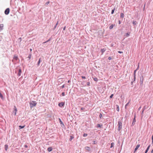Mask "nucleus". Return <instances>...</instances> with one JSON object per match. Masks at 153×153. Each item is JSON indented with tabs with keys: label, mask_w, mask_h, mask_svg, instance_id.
<instances>
[{
	"label": "nucleus",
	"mask_w": 153,
	"mask_h": 153,
	"mask_svg": "<svg viewBox=\"0 0 153 153\" xmlns=\"http://www.w3.org/2000/svg\"><path fill=\"white\" fill-rule=\"evenodd\" d=\"M137 71V70H135L134 71V76H135L136 75H135V73H136V71Z\"/></svg>",
	"instance_id": "4c0bfd02"
},
{
	"label": "nucleus",
	"mask_w": 153,
	"mask_h": 153,
	"mask_svg": "<svg viewBox=\"0 0 153 153\" xmlns=\"http://www.w3.org/2000/svg\"><path fill=\"white\" fill-rule=\"evenodd\" d=\"M139 68V65H138V67H137V69H136V70H138V69Z\"/></svg>",
	"instance_id": "6e6d98bb"
},
{
	"label": "nucleus",
	"mask_w": 153,
	"mask_h": 153,
	"mask_svg": "<svg viewBox=\"0 0 153 153\" xmlns=\"http://www.w3.org/2000/svg\"><path fill=\"white\" fill-rule=\"evenodd\" d=\"M65 28H66V26H65L64 28H63V30H65Z\"/></svg>",
	"instance_id": "603ef678"
},
{
	"label": "nucleus",
	"mask_w": 153,
	"mask_h": 153,
	"mask_svg": "<svg viewBox=\"0 0 153 153\" xmlns=\"http://www.w3.org/2000/svg\"><path fill=\"white\" fill-rule=\"evenodd\" d=\"M21 74H22L21 69H19V71H18V73L17 74V75L18 76H20L21 75Z\"/></svg>",
	"instance_id": "39448f33"
},
{
	"label": "nucleus",
	"mask_w": 153,
	"mask_h": 153,
	"mask_svg": "<svg viewBox=\"0 0 153 153\" xmlns=\"http://www.w3.org/2000/svg\"><path fill=\"white\" fill-rule=\"evenodd\" d=\"M113 46V45H112L111 46Z\"/></svg>",
	"instance_id": "e2e57ef3"
},
{
	"label": "nucleus",
	"mask_w": 153,
	"mask_h": 153,
	"mask_svg": "<svg viewBox=\"0 0 153 153\" xmlns=\"http://www.w3.org/2000/svg\"><path fill=\"white\" fill-rule=\"evenodd\" d=\"M129 102H128L125 105V108H126V107L127 106H128V104H129Z\"/></svg>",
	"instance_id": "c85d7f7f"
},
{
	"label": "nucleus",
	"mask_w": 153,
	"mask_h": 153,
	"mask_svg": "<svg viewBox=\"0 0 153 153\" xmlns=\"http://www.w3.org/2000/svg\"><path fill=\"white\" fill-rule=\"evenodd\" d=\"M14 115L15 116L16 115V112L17 111V109L15 106H14Z\"/></svg>",
	"instance_id": "6e6552de"
},
{
	"label": "nucleus",
	"mask_w": 153,
	"mask_h": 153,
	"mask_svg": "<svg viewBox=\"0 0 153 153\" xmlns=\"http://www.w3.org/2000/svg\"><path fill=\"white\" fill-rule=\"evenodd\" d=\"M141 108V107L140 106V107L139 108H138V110H139L140 108Z\"/></svg>",
	"instance_id": "052dcab7"
},
{
	"label": "nucleus",
	"mask_w": 153,
	"mask_h": 153,
	"mask_svg": "<svg viewBox=\"0 0 153 153\" xmlns=\"http://www.w3.org/2000/svg\"><path fill=\"white\" fill-rule=\"evenodd\" d=\"M111 59H112V58H111V56H109V57H108V59L109 60H111Z\"/></svg>",
	"instance_id": "c03bdc74"
},
{
	"label": "nucleus",
	"mask_w": 153,
	"mask_h": 153,
	"mask_svg": "<svg viewBox=\"0 0 153 153\" xmlns=\"http://www.w3.org/2000/svg\"><path fill=\"white\" fill-rule=\"evenodd\" d=\"M118 53H123L122 52L120 51H118Z\"/></svg>",
	"instance_id": "09e8293b"
},
{
	"label": "nucleus",
	"mask_w": 153,
	"mask_h": 153,
	"mask_svg": "<svg viewBox=\"0 0 153 153\" xmlns=\"http://www.w3.org/2000/svg\"><path fill=\"white\" fill-rule=\"evenodd\" d=\"M10 9L9 8H7L4 11V13L6 15H8L9 13Z\"/></svg>",
	"instance_id": "7ed1b4c3"
},
{
	"label": "nucleus",
	"mask_w": 153,
	"mask_h": 153,
	"mask_svg": "<svg viewBox=\"0 0 153 153\" xmlns=\"http://www.w3.org/2000/svg\"><path fill=\"white\" fill-rule=\"evenodd\" d=\"M64 85H62V88H64Z\"/></svg>",
	"instance_id": "4d7b16f0"
},
{
	"label": "nucleus",
	"mask_w": 153,
	"mask_h": 153,
	"mask_svg": "<svg viewBox=\"0 0 153 153\" xmlns=\"http://www.w3.org/2000/svg\"><path fill=\"white\" fill-rule=\"evenodd\" d=\"M102 114L101 113H100V115H99V117H100V118L101 119L102 118Z\"/></svg>",
	"instance_id": "c756f323"
},
{
	"label": "nucleus",
	"mask_w": 153,
	"mask_h": 153,
	"mask_svg": "<svg viewBox=\"0 0 153 153\" xmlns=\"http://www.w3.org/2000/svg\"><path fill=\"white\" fill-rule=\"evenodd\" d=\"M136 79V77L135 76H134V81H135Z\"/></svg>",
	"instance_id": "de8ad7c7"
},
{
	"label": "nucleus",
	"mask_w": 153,
	"mask_h": 153,
	"mask_svg": "<svg viewBox=\"0 0 153 153\" xmlns=\"http://www.w3.org/2000/svg\"><path fill=\"white\" fill-rule=\"evenodd\" d=\"M114 145V143H112L111 144L110 148H112L113 147Z\"/></svg>",
	"instance_id": "bb28decb"
},
{
	"label": "nucleus",
	"mask_w": 153,
	"mask_h": 153,
	"mask_svg": "<svg viewBox=\"0 0 153 153\" xmlns=\"http://www.w3.org/2000/svg\"><path fill=\"white\" fill-rule=\"evenodd\" d=\"M94 80L95 81H97L98 80V79L96 77H95L93 78Z\"/></svg>",
	"instance_id": "cd10ccee"
},
{
	"label": "nucleus",
	"mask_w": 153,
	"mask_h": 153,
	"mask_svg": "<svg viewBox=\"0 0 153 153\" xmlns=\"http://www.w3.org/2000/svg\"><path fill=\"white\" fill-rule=\"evenodd\" d=\"M124 14L123 13H121L120 14V17L122 18H123L124 17Z\"/></svg>",
	"instance_id": "412c9836"
},
{
	"label": "nucleus",
	"mask_w": 153,
	"mask_h": 153,
	"mask_svg": "<svg viewBox=\"0 0 153 153\" xmlns=\"http://www.w3.org/2000/svg\"><path fill=\"white\" fill-rule=\"evenodd\" d=\"M32 49H30V51H32Z\"/></svg>",
	"instance_id": "680f3d73"
},
{
	"label": "nucleus",
	"mask_w": 153,
	"mask_h": 153,
	"mask_svg": "<svg viewBox=\"0 0 153 153\" xmlns=\"http://www.w3.org/2000/svg\"><path fill=\"white\" fill-rule=\"evenodd\" d=\"M47 150L49 152H51L52 150V148L51 147H49L48 148Z\"/></svg>",
	"instance_id": "2eb2a0df"
},
{
	"label": "nucleus",
	"mask_w": 153,
	"mask_h": 153,
	"mask_svg": "<svg viewBox=\"0 0 153 153\" xmlns=\"http://www.w3.org/2000/svg\"><path fill=\"white\" fill-rule=\"evenodd\" d=\"M148 151V150H147V149H146V150L145 151V153H147V152Z\"/></svg>",
	"instance_id": "8fccbe9b"
},
{
	"label": "nucleus",
	"mask_w": 153,
	"mask_h": 153,
	"mask_svg": "<svg viewBox=\"0 0 153 153\" xmlns=\"http://www.w3.org/2000/svg\"><path fill=\"white\" fill-rule=\"evenodd\" d=\"M40 62H41V59L40 58L39 59V61H38V63H37V65L38 66H39V64H40Z\"/></svg>",
	"instance_id": "5701e85b"
},
{
	"label": "nucleus",
	"mask_w": 153,
	"mask_h": 153,
	"mask_svg": "<svg viewBox=\"0 0 153 153\" xmlns=\"http://www.w3.org/2000/svg\"><path fill=\"white\" fill-rule=\"evenodd\" d=\"M135 122H136V120H135V117L134 118V119H133V122L132 123V125H134L135 124Z\"/></svg>",
	"instance_id": "a211bd4d"
},
{
	"label": "nucleus",
	"mask_w": 153,
	"mask_h": 153,
	"mask_svg": "<svg viewBox=\"0 0 153 153\" xmlns=\"http://www.w3.org/2000/svg\"><path fill=\"white\" fill-rule=\"evenodd\" d=\"M129 36V33H127L126 34V36H127V37H128V36Z\"/></svg>",
	"instance_id": "c9c22d12"
},
{
	"label": "nucleus",
	"mask_w": 153,
	"mask_h": 153,
	"mask_svg": "<svg viewBox=\"0 0 153 153\" xmlns=\"http://www.w3.org/2000/svg\"><path fill=\"white\" fill-rule=\"evenodd\" d=\"M152 143H153V134H152Z\"/></svg>",
	"instance_id": "a18cd8bd"
},
{
	"label": "nucleus",
	"mask_w": 153,
	"mask_h": 153,
	"mask_svg": "<svg viewBox=\"0 0 153 153\" xmlns=\"http://www.w3.org/2000/svg\"><path fill=\"white\" fill-rule=\"evenodd\" d=\"M94 143H95V141H94Z\"/></svg>",
	"instance_id": "0e129e2a"
},
{
	"label": "nucleus",
	"mask_w": 153,
	"mask_h": 153,
	"mask_svg": "<svg viewBox=\"0 0 153 153\" xmlns=\"http://www.w3.org/2000/svg\"><path fill=\"white\" fill-rule=\"evenodd\" d=\"M143 76L142 77V79L141 78H140V84H142L143 81Z\"/></svg>",
	"instance_id": "9b49d317"
},
{
	"label": "nucleus",
	"mask_w": 153,
	"mask_h": 153,
	"mask_svg": "<svg viewBox=\"0 0 153 153\" xmlns=\"http://www.w3.org/2000/svg\"><path fill=\"white\" fill-rule=\"evenodd\" d=\"M87 136V134L86 133H84L83 135V136L84 137H86Z\"/></svg>",
	"instance_id": "72a5a7b5"
},
{
	"label": "nucleus",
	"mask_w": 153,
	"mask_h": 153,
	"mask_svg": "<svg viewBox=\"0 0 153 153\" xmlns=\"http://www.w3.org/2000/svg\"><path fill=\"white\" fill-rule=\"evenodd\" d=\"M150 145H149L148 146V147H147V148L146 149H147V150H149V148H150Z\"/></svg>",
	"instance_id": "a19ab883"
},
{
	"label": "nucleus",
	"mask_w": 153,
	"mask_h": 153,
	"mask_svg": "<svg viewBox=\"0 0 153 153\" xmlns=\"http://www.w3.org/2000/svg\"><path fill=\"white\" fill-rule=\"evenodd\" d=\"M146 109V107L145 106H144L143 108V111H144V110Z\"/></svg>",
	"instance_id": "e433bc0d"
},
{
	"label": "nucleus",
	"mask_w": 153,
	"mask_h": 153,
	"mask_svg": "<svg viewBox=\"0 0 153 153\" xmlns=\"http://www.w3.org/2000/svg\"><path fill=\"white\" fill-rule=\"evenodd\" d=\"M137 23V22H136V21H133V24L134 25H136Z\"/></svg>",
	"instance_id": "393cba45"
},
{
	"label": "nucleus",
	"mask_w": 153,
	"mask_h": 153,
	"mask_svg": "<svg viewBox=\"0 0 153 153\" xmlns=\"http://www.w3.org/2000/svg\"><path fill=\"white\" fill-rule=\"evenodd\" d=\"M151 153H153V149L151 150Z\"/></svg>",
	"instance_id": "5fc2aeb1"
},
{
	"label": "nucleus",
	"mask_w": 153,
	"mask_h": 153,
	"mask_svg": "<svg viewBox=\"0 0 153 153\" xmlns=\"http://www.w3.org/2000/svg\"><path fill=\"white\" fill-rule=\"evenodd\" d=\"M116 106L117 107V108L116 109L118 111H119V106L118 105H116Z\"/></svg>",
	"instance_id": "dca6fc26"
},
{
	"label": "nucleus",
	"mask_w": 153,
	"mask_h": 153,
	"mask_svg": "<svg viewBox=\"0 0 153 153\" xmlns=\"http://www.w3.org/2000/svg\"><path fill=\"white\" fill-rule=\"evenodd\" d=\"M122 121L121 120H119L118 122V131H120L122 128Z\"/></svg>",
	"instance_id": "f257e3e1"
},
{
	"label": "nucleus",
	"mask_w": 153,
	"mask_h": 153,
	"mask_svg": "<svg viewBox=\"0 0 153 153\" xmlns=\"http://www.w3.org/2000/svg\"><path fill=\"white\" fill-rule=\"evenodd\" d=\"M97 128H102V125L99 124H97Z\"/></svg>",
	"instance_id": "9d476101"
},
{
	"label": "nucleus",
	"mask_w": 153,
	"mask_h": 153,
	"mask_svg": "<svg viewBox=\"0 0 153 153\" xmlns=\"http://www.w3.org/2000/svg\"><path fill=\"white\" fill-rule=\"evenodd\" d=\"M114 25H111L110 27H109V28L110 30L112 29L114 27Z\"/></svg>",
	"instance_id": "f3484780"
},
{
	"label": "nucleus",
	"mask_w": 153,
	"mask_h": 153,
	"mask_svg": "<svg viewBox=\"0 0 153 153\" xmlns=\"http://www.w3.org/2000/svg\"><path fill=\"white\" fill-rule=\"evenodd\" d=\"M143 112H144V111L142 110V111L141 113V115L142 117H143Z\"/></svg>",
	"instance_id": "f704fd0d"
},
{
	"label": "nucleus",
	"mask_w": 153,
	"mask_h": 153,
	"mask_svg": "<svg viewBox=\"0 0 153 153\" xmlns=\"http://www.w3.org/2000/svg\"><path fill=\"white\" fill-rule=\"evenodd\" d=\"M85 149L86 150L89 151L90 149V148L88 146H86L85 147Z\"/></svg>",
	"instance_id": "aec40b11"
},
{
	"label": "nucleus",
	"mask_w": 153,
	"mask_h": 153,
	"mask_svg": "<svg viewBox=\"0 0 153 153\" xmlns=\"http://www.w3.org/2000/svg\"><path fill=\"white\" fill-rule=\"evenodd\" d=\"M74 138V137L73 136H71L70 137V140H72Z\"/></svg>",
	"instance_id": "7c9ffc66"
},
{
	"label": "nucleus",
	"mask_w": 153,
	"mask_h": 153,
	"mask_svg": "<svg viewBox=\"0 0 153 153\" xmlns=\"http://www.w3.org/2000/svg\"><path fill=\"white\" fill-rule=\"evenodd\" d=\"M5 147V149L6 151H7V149L8 148V146L7 145H5L4 146Z\"/></svg>",
	"instance_id": "6ab92c4d"
},
{
	"label": "nucleus",
	"mask_w": 153,
	"mask_h": 153,
	"mask_svg": "<svg viewBox=\"0 0 153 153\" xmlns=\"http://www.w3.org/2000/svg\"><path fill=\"white\" fill-rule=\"evenodd\" d=\"M25 126H19V129H20L22 128H24Z\"/></svg>",
	"instance_id": "4468645a"
},
{
	"label": "nucleus",
	"mask_w": 153,
	"mask_h": 153,
	"mask_svg": "<svg viewBox=\"0 0 153 153\" xmlns=\"http://www.w3.org/2000/svg\"><path fill=\"white\" fill-rule=\"evenodd\" d=\"M0 97L2 99H3L4 98L3 97L2 94L0 92Z\"/></svg>",
	"instance_id": "4be33fe9"
},
{
	"label": "nucleus",
	"mask_w": 153,
	"mask_h": 153,
	"mask_svg": "<svg viewBox=\"0 0 153 153\" xmlns=\"http://www.w3.org/2000/svg\"><path fill=\"white\" fill-rule=\"evenodd\" d=\"M62 96H64L65 95V93L64 92H63L62 93Z\"/></svg>",
	"instance_id": "79ce46f5"
},
{
	"label": "nucleus",
	"mask_w": 153,
	"mask_h": 153,
	"mask_svg": "<svg viewBox=\"0 0 153 153\" xmlns=\"http://www.w3.org/2000/svg\"><path fill=\"white\" fill-rule=\"evenodd\" d=\"M56 27V25H55L54 27V29Z\"/></svg>",
	"instance_id": "bf43d9fd"
},
{
	"label": "nucleus",
	"mask_w": 153,
	"mask_h": 153,
	"mask_svg": "<svg viewBox=\"0 0 153 153\" xmlns=\"http://www.w3.org/2000/svg\"><path fill=\"white\" fill-rule=\"evenodd\" d=\"M113 94H112L110 96V98H112L113 97Z\"/></svg>",
	"instance_id": "37998d69"
},
{
	"label": "nucleus",
	"mask_w": 153,
	"mask_h": 153,
	"mask_svg": "<svg viewBox=\"0 0 153 153\" xmlns=\"http://www.w3.org/2000/svg\"><path fill=\"white\" fill-rule=\"evenodd\" d=\"M82 79H86L85 77V76H82Z\"/></svg>",
	"instance_id": "49530a36"
},
{
	"label": "nucleus",
	"mask_w": 153,
	"mask_h": 153,
	"mask_svg": "<svg viewBox=\"0 0 153 153\" xmlns=\"http://www.w3.org/2000/svg\"><path fill=\"white\" fill-rule=\"evenodd\" d=\"M18 59V57L16 55H14L13 56V59L17 60Z\"/></svg>",
	"instance_id": "ddd939ff"
},
{
	"label": "nucleus",
	"mask_w": 153,
	"mask_h": 153,
	"mask_svg": "<svg viewBox=\"0 0 153 153\" xmlns=\"http://www.w3.org/2000/svg\"><path fill=\"white\" fill-rule=\"evenodd\" d=\"M31 54H30L29 55V56H28V58H29V59H30V58H31Z\"/></svg>",
	"instance_id": "2f4dec72"
},
{
	"label": "nucleus",
	"mask_w": 153,
	"mask_h": 153,
	"mask_svg": "<svg viewBox=\"0 0 153 153\" xmlns=\"http://www.w3.org/2000/svg\"><path fill=\"white\" fill-rule=\"evenodd\" d=\"M59 122L60 123V124H61V126L63 127V126H64V125L63 123L61 121V119L60 118H59Z\"/></svg>",
	"instance_id": "20e7f679"
},
{
	"label": "nucleus",
	"mask_w": 153,
	"mask_h": 153,
	"mask_svg": "<svg viewBox=\"0 0 153 153\" xmlns=\"http://www.w3.org/2000/svg\"><path fill=\"white\" fill-rule=\"evenodd\" d=\"M121 22H120V20H119V24H121Z\"/></svg>",
	"instance_id": "864d4df0"
},
{
	"label": "nucleus",
	"mask_w": 153,
	"mask_h": 153,
	"mask_svg": "<svg viewBox=\"0 0 153 153\" xmlns=\"http://www.w3.org/2000/svg\"><path fill=\"white\" fill-rule=\"evenodd\" d=\"M50 3L49 1H48L45 4V5L47 6V5L48 4Z\"/></svg>",
	"instance_id": "473e14b6"
},
{
	"label": "nucleus",
	"mask_w": 153,
	"mask_h": 153,
	"mask_svg": "<svg viewBox=\"0 0 153 153\" xmlns=\"http://www.w3.org/2000/svg\"><path fill=\"white\" fill-rule=\"evenodd\" d=\"M24 147L25 148H27V145H25L24 146Z\"/></svg>",
	"instance_id": "3c124183"
},
{
	"label": "nucleus",
	"mask_w": 153,
	"mask_h": 153,
	"mask_svg": "<svg viewBox=\"0 0 153 153\" xmlns=\"http://www.w3.org/2000/svg\"><path fill=\"white\" fill-rule=\"evenodd\" d=\"M51 40V39L50 38L48 40L46 41L43 42V44L45 43L49 42V41H50Z\"/></svg>",
	"instance_id": "a878e982"
},
{
	"label": "nucleus",
	"mask_w": 153,
	"mask_h": 153,
	"mask_svg": "<svg viewBox=\"0 0 153 153\" xmlns=\"http://www.w3.org/2000/svg\"><path fill=\"white\" fill-rule=\"evenodd\" d=\"M30 106L31 108L33 107L36 106V101H32L30 103Z\"/></svg>",
	"instance_id": "f03ea898"
},
{
	"label": "nucleus",
	"mask_w": 153,
	"mask_h": 153,
	"mask_svg": "<svg viewBox=\"0 0 153 153\" xmlns=\"http://www.w3.org/2000/svg\"><path fill=\"white\" fill-rule=\"evenodd\" d=\"M65 104V103L64 102H61L59 104V107H62Z\"/></svg>",
	"instance_id": "423d86ee"
},
{
	"label": "nucleus",
	"mask_w": 153,
	"mask_h": 153,
	"mask_svg": "<svg viewBox=\"0 0 153 153\" xmlns=\"http://www.w3.org/2000/svg\"><path fill=\"white\" fill-rule=\"evenodd\" d=\"M140 144H138L137 145L136 148L134 149V152L136 151L138 148L140 147Z\"/></svg>",
	"instance_id": "1a4fd4ad"
},
{
	"label": "nucleus",
	"mask_w": 153,
	"mask_h": 153,
	"mask_svg": "<svg viewBox=\"0 0 153 153\" xmlns=\"http://www.w3.org/2000/svg\"><path fill=\"white\" fill-rule=\"evenodd\" d=\"M87 84L88 86H89L90 85V82H87Z\"/></svg>",
	"instance_id": "ea45409f"
},
{
	"label": "nucleus",
	"mask_w": 153,
	"mask_h": 153,
	"mask_svg": "<svg viewBox=\"0 0 153 153\" xmlns=\"http://www.w3.org/2000/svg\"><path fill=\"white\" fill-rule=\"evenodd\" d=\"M115 10V8H114V9H113L112 10L111 12V14H112L114 13Z\"/></svg>",
	"instance_id": "b1692460"
},
{
	"label": "nucleus",
	"mask_w": 153,
	"mask_h": 153,
	"mask_svg": "<svg viewBox=\"0 0 153 153\" xmlns=\"http://www.w3.org/2000/svg\"><path fill=\"white\" fill-rule=\"evenodd\" d=\"M3 27L4 25L3 24H0V32L3 29Z\"/></svg>",
	"instance_id": "0eeeda50"
},
{
	"label": "nucleus",
	"mask_w": 153,
	"mask_h": 153,
	"mask_svg": "<svg viewBox=\"0 0 153 153\" xmlns=\"http://www.w3.org/2000/svg\"><path fill=\"white\" fill-rule=\"evenodd\" d=\"M58 22H57L56 23V26H57V25H58Z\"/></svg>",
	"instance_id": "13d9d810"
},
{
	"label": "nucleus",
	"mask_w": 153,
	"mask_h": 153,
	"mask_svg": "<svg viewBox=\"0 0 153 153\" xmlns=\"http://www.w3.org/2000/svg\"><path fill=\"white\" fill-rule=\"evenodd\" d=\"M106 50L104 49H101V51L102 52V54H103L104 52Z\"/></svg>",
	"instance_id": "f8f14e48"
},
{
	"label": "nucleus",
	"mask_w": 153,
	"mask_h": 153,
	"mask_svg": "<svg viewBox=\"0 0 153 153\" xmlns=\"http://www.w3.org/2000/svg\"><path fill=\"white\" fill-rule=\"evenodd\" d=\"M84 109L85 108H81L80 109V110L81 111H82L84 110Z\"/></svg>",
	"instance_id": "58836bf2"
}]
</instances>
